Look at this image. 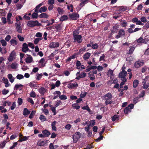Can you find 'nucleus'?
<instances>
[{
  "label": "nucleus",
  "instance_id": "nucleus-1",
  "mask_svg": "<svg viewBox=\"0 0 149 149\" xmlns=\"http://www.w3.org/2000/svg\"><path fill=\"white\" fill-rule=\"evenodd\" d=\"M112 98V95L110 93H108L102 97V99L106 100L105 103L107 105L112 103L113 102L111 100Z\"/></svg>",
  "mask_w": 149,
  "mask_h": 149
},
{
  "label": "nucleus",
  "instance_id": "nucleus-2",
  "mask_svg": "<svg viewBox=\"0 0 149 149\" xmlns=\"http://www.w3.org/2000/svg\"><path fill=\"white\" fill-rule=\"evenodd\" d=\"M43 4L41 3L37 5L35 8V13H33L32 15V17L33 18H37L38 16V13L39 12L38 10L42 6Z\"/></svg>",
  "mask_w": 149,
  "mask_h": 149
},
{
  "label": "nucleus",
  "instance_id": "nucleus-3",
  "mask_svg": "<svg viewBox=\"0 0 149 149\" xmlns=\"http://www.w3.org/2000/svg\"><path fill=\"white\" fill-rule=\"evenodd\" d=\"M27 25L30 27H33L35 26H40L41 24L39 23L37 20L35 21H29L27 22Z\"/></svg>",
  "mask_w": 149,
  "mask_h": 149
},
{
  "label": "nucleus",
  "instance_id": "nucleus-4",
  "mask_svg": "<svg viewBox=\"0 0 149 149\" xmlns=\"http://www.w3.org/2000/svg\"><path fill=\"white\" fill-rule=\"evenodd\" d=\"M127 73L126 71H122L120 72L118 75V77L120 78L122 81H127V79L125 77L127 74Z\"/></svg>",
  "mask_w": 149,
  "mask_h": 149
},
{
  "label": "nucleus",
  "instance_id": "nucleus-5",
  "mask_svg": "<svg viewBox=\"0 0 149 149\" xmlns=\"http://www.w3.org/2000/svg\"><path fill=\"white\" fill-rule=\"evenodd\" d=\"M81 135V134L79 132H77L73 134L72 135L73 142L76 143L80 138Z\"/></svg>",
  "mask_w": 149,
  "mask_h": 149
},
{
  "label": "nucleus",
  "instance_id": "nucleus-6",
  "mask_svg": "<svg viewBox=\"0 0 149 149\" xmlns=\"http://www.w3.org/2000/svg\"><path fill=\"white\" fill-rule=\"evenodd\" d=\"M134 105L133 104H130L126 107L124 110V112L125 114H127L131 111V109H133Z\"/></svg>",
  "mask_w": 149,
  "mask_h": 149
},
{
  "label": "nucleus",
  "instance_id": "nucleus-7",
  "mask_svg": "<svg viewBox=\"0 0 149 149\" xmlns=\"http://www.w3.org/2000/svg\"><path fill=\"white\" fill-rule=\"evenodd\" d=\"M22 50L24 52H27L31 51V50H29L27 44L26 43H24L23 44Z\"/></svg>",
  "mask_w": 149,
  "mask_h": 149
},
{
  "label": "nucleus",
  "instance_id": "nucleus-8",
  "mask_svg": "<svg viewBox=\"0 0 149 149\" xmlns=\"http://www.w3.org/2000/svg\"><path fill=\"white\" fill-rule=\"evenodd\" d=\"M74 42H77L78 43H80L82 42V37L81 35L73 37Z\"/></svg>",
  "mask_w": 149,
  "mask_h": 149
},
{
  "label": "nucleus",
  "instance_id": "nucleus-9",
  "mask_svg": "<svg viewBox=\"0 0 149 149\" xmlns=\"http://www.w3.org/2000/svg\"><path fill=\"white\" fill-rule=\"evenodd\" d=\"M59 46V43L58 42H52L49 45V47L51 48L57 47Z\"/></svg>",
  "mask_w": 149,
  "mask_h": 149
},
{
  "label": "nucleus",
  "instance_id": "nucleus-10",
  "mask_svg": "<svg viewBox=\"0 0 149 149\" xmlns=\"http://www.w3.org/2000/svg\"><path fill=\"white\" fill-rule=\"evenodd\" d=\"M69 16L72 20L77 19L79 17V15L76 13H74L72 14H69Z\"/></svg>",
  "mask_w": 149,
  "mask_h": 149
},
{
  "label": "nucleus",
  "instance_id": "nucleus-11",
  "mask_svg": "<svg viewBox=\"0 0 149 149\" xmlns=\"http://www.w3.org/2000/svg\"><path fill=\"white\" fill-rule=\"evenodd\" d=\"M28 56L25 59L26 62L27 63H30L33 61V58L32 56L30 55H27Z\"/></svg>",
  "mask_w": 149,
  "mask_h": 149
},
{
  "label": "nucleus",
  "instance_id": "nucleus-12",
  "mask_svg": "<svg viewBox=\"0 0 149 149\" xmlns=\"http://www.w3.org/2000/svg\"><path fill=\"white\" fill-rule=\"evenodd\" d=\"M143 64V62L138 61L135 63L134 66L136 68H139L142 66Z\"/></svg>",
  "mask_w": 149,
  "mask_h": 149
},
{
  "label": "nucleus",
  "instance_id": "nucleus-13",
  "mask_svg": "<svg viewBox=\"0 0 149 149\" xmlns=\"http://www.w3.org/2000/svg\"><path fill=\"white\" fill-rule=\"evenodd\" d=\"M78 86V84L76 82H75L74 83H70L68 84V87L70 88H76Z\"/></svg>",
  "mask_w": 149,
  "mask_h": 149
},
{
  "label": "nucleus",
  "instance_id": "nucleus-14",
  "mask_svg": "<svg viewBox=\"0 0 149 149\" xmlns=\"http://www.w3.org/2000/svg\"><path fill=\"white\" fill-rule=\"evenodd\" d=\"M91 55V54L88 52L85 53L83 56V58L85 61L87 60Z\"/></svg>",
  "mask_w": 149,
  "mask_h": 149
},
{
  "label": "nucleus",
  "instance_id": "nucleus-15",
  "mask_svg": "<svg viewBox=\"0 0 149 149\" xmlns=\"http://www.w3.org/2000/svg\"><path fill=\"white\" fill-rule=\"evenodd\" d=\"M143 87V88L147 89L149 87V83L146 84L145 80L143 79L142 81Z\"/></svg>",
  "mask_w": 149,
  "mask_h": 149
},
{
  "label": "nucleus",
  "instance_id": "nucleus-16",
  "mask_svg": "<svg viewBox=\"0 0 149 149\" xmlns=\"http://www.w3.org/2000/svg\"><path fill=\"white\" fill-rule=\"evenodd\" d=\"M136 41L137 42L139 43H146V42L145 40L143 39L142 37H140L139 39H137L136 40Z\"/></svg>",
  "mask_w": 149,
  "mask_h": 149
},
{
  "label": "nucleus",
  "instance_id": "nucleus-17",
  "mask_svg": "<svg viewBox=\"0 0 149 149\" xmlns=\"http://www.w3.org/2000/svg\"><path fill=\"white\" fill-rule=\"evenodd\" d=\"M113 71L111 69H109L108 71L107 74L108 76L110 77L111 79H112V76H113Z\"/></svg>",
  "mask_w": 149,
  "mask_h": 149
},
{
  "label": "nucleus",
  "instance_id": "nucleus-18",
  "mask_svg": "<svg viewBox=\"0 0 149 149\" xmlns=\"http://www.w3.org/2000/svg\"><path fill=\"white\" fill-rule=\"evenodd\" d=\"M8 77L11 83H13L15 79V78L13 77L11 74H8Z\"/></svg>",
  "mask_w": 149,
  "mask_h": 149
},
{
  "label": "nucleus",
  "instance_id": "nucleus-19",
  "mask_svg": "<svg viewBox=\"0 0 149 149\" xmlns=\"http://www.w3.org/2000/svg\"><path fill=\"white\" fill-rule=\"evenodd\" d=\"M47 143L46 141H38L37 143V145L38 146H45Z\"/></svg>",
  "mask_w": 149,
  "mask_h": 149
},
{
  "label": "nucleus",
  "instance_id": "nucleus-20",
  "mask_svg": "<svg viewBox=\"0 0 149 149\" xmlns=\"http://www.w3.org/2000/svg\"><path fill=\"white\" fill-rule=\"evenodd\" d=\"M42 132L45 136V137H48L50 134V133L47 130L43 131Z\"/></svg>",
  "mask_w": 149,
  "mask_h": 149
},
{
  "label": "nucleus",
  "instance_id": "nucleus-21",
  "mask_svg": "<svg viewBox=\"0 0 149 149\" xmlns=\"http://www.w3.org/2000/svg\"><path fill=\"white\" fill-rule=\"evenodd\" d=\"M30 113V111H29L26 108H24V109L23 114L24 116H26L29 114Z\"/></svg>",
  "mask_w": 149,
  "mask_h": 149
},
{
  "label": "nucleus",
  "instance_id": "nucleus-22",
  "mask_svg": "<svg viewBox=\"0 0 149 149\" xmlns=\"http://www.w3.org/2000/svg\"><path fill=\"white\" fill-rule=\"evenodd\" d=\"M47 8L46 6H44L43 7H41L39 10H38L39 12L41 13L42 12H45L47 10Z\"/></svg>",
  "mask_w": 149,
  "mask_h": 149
},
{
  "label": "nucleus",
  "instance_id": "nucleus-23",
  "mask_svg": "<svg viewBox=\"0 0 149 149\" xmlns=\"http://www.w3.org/2000/svg\"><path fill=\"white\" fill-rule=\"evenodd\" d=\"M130 49L129 50V51L127 52V54H132L133 52H134V49L135 47H130Z\"/></svg>",
  "mask_w": 149,
  "mask_h": 149
},
{
  "label": "nucleus",
  "instance_id": "nucleus-24",
  "mask_svg": "<svg viewBox=\"0 0 149 149\" xmlns=\"http://www.w3.org/2000/svg\"><path fill=\"white\" fill-rule=\"evenodd\" d=\"M10 42L11 45L13 46L17 45L18 43L17 42L16 40L13 39H11L10 40Z\"/></svg>",
  "mask_w": 149,
  "mask_h": 149
},
{
  "label": "nucleus",
  "instance_id": "nucleus-25",
  "mask_svg": "<svg viewBox=\"0 0 149 149\" xmlns=\"http://www.w3.org/2000/svg\"><path fill=\"white\" fill-rule=\"evenodd\" d=\"M38 17L40 18H47L49 17L48 15L46 13H42Z\"/></svg>",
  "mask_w": 149,
  "mask_h": 149
},
{
  "label": "nucleus",
  "instance_id": "nucleus-26",
  "mask_svg": "<svg viewBox=\"0 0 149 149\" xmlns=\"http://www.w3.org/2000/svg\"><path fill=\"white\" fill-rule=\"evenodd\" d=\"M118 34L121 37L124 36L125 34V31L123 29H120L118 32Z\"/></svg>",
  "mask_w": 149,
  "mask_h": 149
},
{
  "label": "nucleus",
  "instance_id": "nucleus-27",
  "mask_svg": "<svg viewBox=\"0 0 149 149\" xmlns=\"http://www.w3.org/2000/svg\"><path fill=\"white\" fill-rule=\"evenodd\" d=\"M56 122L55 121L53 122L52 124V130H53L56 131Z\"/></svg>",
  "mask_w": 149,
  "mask_h": 149
},
{
  "label": "nucleus",
  "instance_id": "nucleus-28",
  "mask_svg": "<svg viewBox=\"0 0 149 149\" xmlns=\"http://www.w3.org/2000/svg\"><path fill=\"white\" fill-rule=\"evenodd\" d=\"M46 61L43 58H42L39 61V63L42 64V66H44L46 63Z\"/></svg>",
  "mask_w": 149,
  "mask_h": 149
},
{
  "label": "nucleus",
  "instance_id": "nucleus-29",
  "mask_svg": "<svg viewBox=\"0 0 149 149\" xmlns=\"http://www.w3.org/2000/svg\"><path fill=\"white\" fill-rule=\"evenodd\" d=\"M29 137V136H24L23 137L21 138L19 140V141L20 142H22L23 141H25L28 139Z\"/></svg>",
  "mask_w": 149,
  "mask_h": 149
},
{
  "label": "nucleus",
  "instance_id": "nucleus-30",
  "mask_svg": "<svg viewBox=\"0 0 149 149\" xmlns=\"http://www.w3.org/2000/svg\"><path fill=\"white\" fill-rule=\"evenodd\" d=\"M43 75L42 74H36V78L38 80H40L42 78Z\"/></svg>",
  "mask_w": 149,
  "mask_h": 149
},
{
  "label": "nucleus",
  "instance_id": "nucleus-31",
  "mask_svg": "<svg viewBox=\"0 0 149 149\" xmlns=\"http://www.w3.org/2000/svg\"><path fill=\"white\" fill-rule=\"evenodd\" d=\"M68 18V17L66 15H63L61 17L60 20L61 21H63L67 20Z\"/></svg>",
  "mask_w": 149,
  "mask_h": 149
},
{
  "label": "nucleus",
  "instance_id": "nucleus-32",
  "mask_svg": "<svg viewBox=\"0 0 149 149\" xmlns=\"http://www.w3.org/2000/svg\"><path fill=\"white\" fill-rule=\"evenodd\" d=\"M29 86L31 88H36L37 87L36 84L32 82L29 84Z\"/></svg>",
  "mask_w": 149,
  "mask_h": 149
},
{
  "label": "nucleus",
  "instance_id": "nucleus-33",
  "mask_svg": "<svg viewBox=\"0 0 149 149\" xmlns=\"http://www.w3.org/2000/svg\"><path fill=\"white\" fill-rule=\"evenodd\" d=\"M139 84V81L137 80H135L134 81L133 83V86L134 88H136Z\"/></svg>",
  "mask_w": 149,
  "mask_h": 149
},
{
  "label": "nucleus",
  "instance_id": "nucleus-34",
  "mask_svg": "<svg viewBox=\"0 0 149 149\" xmlns=\"http://www.w3.org/2000/svg\"><path fill=\"white\" fill-rule=\"evenodd\" d=\"M39 92L42 94H43L45 92V89L44 88H41L38 90Z\"/></svg>",
  "mask_w": 149,
  "mask_h": 149
},
{
  "label": "nucleus",
  "instance_id": "nucleus-35",
  "mask_svg": "<svg viewBox=\"0 0 149 149\" xmlns=\"http://www.w3.org/2000/svg\"><path fill=\"white\" fill-rule=\"evenodd\" d=\"M73 36H79V31L78 30H75L73 31Z\"/></svg>",
  "mask_w": 149,
  "mask_h": 149
},
{
  "label": "nucleus",
  "instance_id": "nucleus-36",
  "mask_svg": "<svg viewBox=\"0 0 149 149\" xmlns=\"http://www.w3.org/2000/svg\"><path fill=\"white\" fill-rule=\"evenodd\" d=\"M10 67L12 69H15L17 68V64L16 63H13L11 64Z\"/></svg>",
  "mask_w": 149,
  "mask_h": 149
},
{
  "label": "nucleus",
  "instance_id": "nucleus-37",
  "mask_svg": "<svg viewBox=\"0 0 149 149\" xmlns=\"http://www.w3.org/2000/svg\"><path fill=\"white\" fill-rule=\"evenodd\" d=\"M0 110H1V112L2 113H5L7 111L6 109H5L3 106H0Z\"/></svg>",
  "mask_w": 149,
  "mask_h": 149
},
{
  "label": "nucleus",
  "instance_id": "nucleus-38",
  "mask_svg": "<svg viewBox=\"0 0 149 149\" xmlns=\"http://www.w3.org/2000/svg\"><path fill=\"white\" fill-rule=\"evenodd\" d=\"M0 42L3 46H6L7 45V42L5 40L2 39L0 40Z\"/></svg>",
  "mask_w": 149,
  "mask_h": 149
},
{
  "label": "nucleus",
  "instance_id": "nucleus-39",
  "mask_svg": "<svg viewBox=\"0 0 149 149\" xmlns=\"http://www.w3.org/2000/svg\"><path fill=\"white\" fill-rule=\"evenodd\" d=\"M118 82V80L117 79H115L113 80V82L111 81H109L108 82V84H112V83H114V84H116V83H117Z\"/></svg>",
  "mask_w": 149,
  "mask_h": 149
},
{
  "label": "nucleus",
  "instance_id": "nucleus-40",
  "mask_svg": "<svg viewBox=\"0 0 149 149\" xmlns=\"http://www.w3.org/2000/svg\"><path fill=\"white\" fill-rule=\"evenodd\" d=\"M30 95L31 97H35L36 96V94L33 91H31L30 94Z\"/></svg>",
  "mask_w": 149,
  "mask_h": 149
},
{
  "label": "nucleus",
  "instance_id": "nucleus-41",
  "mask_svg": "<svg viewBox=\"0 0 149 149\" xmlns=\"http://www.w3.org/2000/svg\"><path fill=\"white\" fill-rule=\"evenodd\" d=\"M95 123V120H91L90 122V124L89 125V126L92 127L93 126Z\"/></svg>",
  "mask_w": 149,
  "mask_h": 149
},
{
  "label": "nucleus",
  "instance_id": "nucleus-42",
  "mask_svg": "<svg viewBox=\"0 0 149 149\" xmlns=\"http://www.w3.org/2000/svg\"><path fill=\"white\" fill-rule=\"evenodd\" d=\"M16 30L19 33H22V29L21 26L16 27Z\"/></svg>",
  "mask_w": 149,
  "mask_h": 149
},
{
  "label": "nucleus",
  "instance_id": "nucleus-43",
  "mask_svg": "<svg viewBox=\"0 0 149 149\" xmlns=\"http://www.w3.org/2000/svg\"><path fill=\"white\" fill-rule=\"evenodd\" d=\"M59 97L60 99L61 100H65L67 99V97L64 95H60V96H59Z\"/></svg>",
  "mask_w": 149,
  "mask_h": 149
},
{
  "label": "nucleus",
  "instance_id": "nucleus-44",
  "mask_svg": "<svg viewBox=\"0 0 149 149\" xmlns=\"http://www.w3.org/2000/svg\"><path fill=\"white\" fill-rule=\"evenodd\" d=\"M17 37L19 40L21 41H23L24 40V38L23 37L21 36L20 35H18Z\"/></svg>",
  "mask_w": 149,
  "mask_h": 149
},
{
  "label": "nucleus",
  "instance_id": "nucleus-45",
  "mask_svg": "<svg viewBox=\"0 0 149 149\" xmlns=\"http://www.w3.org/2000/svg\"><path fill=\"white\" fill-rule=\"evenodd\" d=\"M14 59L13 55L12 53L10 54V56L8 58V60L10 61H12Z\"/></svg>",
  "mask_w": 149,
  "mask_h": 149
},
{
  "label": "nucleus",
  "instance_id": "nucleus-46",
  "mask_svg": "<svg viewBox=\"0 0 149 149\" xmlns=\"http://www.w3.org/2000/svg\"><path fill=\"white\" fill-rule=\"evenodd\" d=\"M98 46V45L97 43H95L92 45V48L94 49H97Z\"/></svg>",
  "mask_w": 149,
  "mask_h": 149
},
{
  "label": "nucleus",
  "instance_id": "nucleus-47",
  "mask_svg": "<svg viewBox=\"0 0 149 149\" xmlns=\"http://www.w3.org/2000/svg\"><path fill=\"white\" fill-rule=\"evenodd\" d=\"M39 119L41 120L45 121L46 120L45 117L42 115H40L39 117Z\"/></svg>",
  "mask_w": 149,
  "mask_h": 149
},
{
  "label": "nucleus",
  "instance_id": "nucleus-48",
  "mask_svg": "<svg viewBox=\"0 0 149 149\" xmlns=\"http://www.w3.org/2000/svg\"><path fill=\"white\" fill-rule=\"evenodd\" d=\"M127 8L126 7L122 6L120 7L119 10L122 11H124L126 10Z\"/></svg>",
  "mask_w": 149,
  "mask_h": 149
},
{
  "label": "nucleus",
  "instance_id": "nucleus-49",
  "mask_svg": "<svg viewBox=\"0 0 149 149\" xmlns=\"http://www.w3.org/2000/svg\"><path fill=\"white\" fill-rule=\"evenodd\" d=\"M140 97H141L140 96L139 97H137L135 98L133 100L134 103L135 104L136 103L138 102L139 98Z\"/></svg>",
  "mask_w": 149,
  "mask_h": 149
},
{
  "label": "nucleus",
  "instance_id": "nucleus-50",
  "mask_svg": "<svg viewBox=\"0 0 149 149\" xmlns=\"http://www.w3.org/2000/svg\"><path fill=\"white\" fill-rule=\"evenodd\" d=\"M1 21L4 24H5L7 22V19L6 18L4 17H2L1 19Z\"/></svg>",
  "mask_w": 149,
  "mask_h": 149
},
{
  "label": "nucleus",
  "instance_id": "nucleus-51",
  "mask_svg": "<svg viewBox=\"0 0 149 149\" xmlns=\"http://www.w3.org/2000/svg\"><path fill=\"white\" fill-rule=\"evenodd\" d=\"M61 93L59 91H56L54 93V95H57L58 97L60 95Z\"/></svg>",
  "mask_w": 149,
  "mask_h": 149
},
{
  "label": "nucleus",
  "instance_id": "nucleus-52",
  "mask_svg": "<svg viewBox=\"0 0 149 149\" xmlns=\"http://www.w3.org/2000/svg\"><path fill=\"white\" fill-rule=\"evenodd\" d=\"M24 77V76L22 74H18L16 76V78L19 79H23Z\"/></svg>",
  "mask_w": 149,
  "mask_h": 149
},
{
  "label": "nucleus",
  "instance_id": "nucleus-53",
  "mask_svg": "<svg viewBox=\"0 0 149 149\" xmlns=\"http://www.w3.org/2000/svg\"><path fill=\"white\" fill-rule=\"evenodd\" d=\"M39 70V69L38 68H35L32 70V72H31V74H33V72L36 73Z\"/></svg>",
  "mask_w": 149,
  "mask_h": 149
},
{
  "label": "nucleus",
  "instance_id": "nucleus-54",
  "mask_svg": "<svg viewBox=\"0 0 149 149\" xmlns=\"http://www.w3.org/2000/svg\"><path fill=\"white\" fill-rule=\"evenodd\" d=\"M17 103L19 105H21L22 103V99L20 98H19L18 100Z\"/></svg>",
  "mask_w": 149,
  "mask_h": 149
},
{
  "label": "nucleus",
  "instance_id": "nucleus-55",
  "mask_svg": "<svg viewBox=\"0 0 149 149\" xmlns=\"http://www.w3.org/2000/svg\"><path fill=\"white\" fill-rule=\"evenodd\" d=\"M121 26L123 27H125L127 24V23L125 21H124L123 22H122L121 23Z\"/></svg>",
  "mask_w": 149,
  "mask_h": 149
},
{
  "label": "nucleus",
  "instance_id": "nucleus-56",
  "mask_svg": "<svg viewBox=\"0 0 149 149\" xmlns=\"http://www.w3.org/2000/svg\"><path fill=\"white\" fill-rule=\"evenodd\" d=\"M55 28L56 29V31H58L61 30V27L60 25L58 24L55 26Z\"/></svg>",
  "mask_w": 149,
  "mask_h": 149
},
{
  "label": "nucleus",
  "instance_id": "nucleus-57",
  "mask_svg": "<svg viewBox=\"0 0 149 149\" xmlns=\"http://www.w3.org/2000/svg\"><path fill=\"white\" fill-rule=\"evenodd\" d=\"M57 10L59 14H62L63 12V9L60 8H58Z\"/></svg>",
  "mask_w": 149,
  "mask_h": 149
},
{
  "label": "nucleus",
  "instance_id": "nucleus-58",
  "mask_svg": "<svg viewBox=\"0 0 149 149\" xmlns=\"http://www.w3.org/2000/svg\"><path fill=\"white\" fill-rule=\"evenodd\" d=\"M41 39L40 38H36L34 41V43L35 44H37L38 42L40 40H41Z\"/></svg>",
  "mask_w": 149,
  "mask_h": 149
},
{
  "label": "nucleus",
  "instance_id": "nucleus-59",
  "mask_svg": "<svg viewBox=\"0 0 149 149\" xmlns=\"http://www.w3.org/2000/svg\"><path fill=\"white\" fill-rule=\"evenodd\" d=\"M27 100L29 102L31 103L32 104H34V102L31 98H28L27 99Z\"/></svg>",
  "mask_w": 149,
  "mask_h": 149
},
{
  "label": "nucleus",
  "instance_id": "nucleus-60",
  "mask_svg": "<svg viewBox=\"0 0 149 149\" xmlns=\"http://www.w3.org/2000/svg\"><path fill=\"white\" fill-rule=\"evenodd\" d=\"M16 107V103L15 102H14L12 105L10 107V109L11 110H13Z\"/></svg>",
  "mask_w": 149,
  "mask_h": 149
},
{
  "label": "nucleus",
  "instance_id": "nucleus-61",
  "mask_svg": "<svg viewBox=\"0 0 149 149\" xmlns=\"http://www.w3.org/2000/svg\"><path fill=\"white\" fill-rule=\"evenodd\" d=\"M35 113V111H32L29 116V118H32L33 116Z\"/></svg>",
  "mask_w": 149,
  "mask_h": 149
},
{
  "label": "nucleus",
  "instance_id": "nucleus-62",
  "mask_svg": "<svg viewBox=\"0 0 149 149\" xmlns=\"http://www.w3.org/2000/svg\"><path fill=\"white\" fill-rule=\"evenodd\" d=\"M141 21L144 23H146L147 22V20L146 17H143L141 18Z\"/></svg>",
  "mask_w": 149,
  "mask_h": 149
},
{
  "label": "nucleus",
  "instance_id": "nucleus-63",
  "mask_svg": "<svg viewBox=\"0 0 149 149\" xmlns=\"http://www.w3.org/2000/svg\"><path fill=\"white\" fill-rule=\"evenodd\" d=\"M54 3V0H49L48 1V4L49 5H52Z\"/></svg>",
  "mask_w": 149,
  "mask_h": 149
},
{
  "label": "nucleus",
  "instance_id": "nucleus-64",
  "mask_svg": "<svg viewBox=\"0 0 149 149\" xmlns=\"http://www.w3.org/2000/svg\"><path fill=\"white\" fill-rule=\"evenodd\" d=\"M11 38V36L9 35H8L5 38V40L7 41H9Z\"/></svg>",
  "mask_w": 149,
  "mask_h": 149
}]
</instances>
